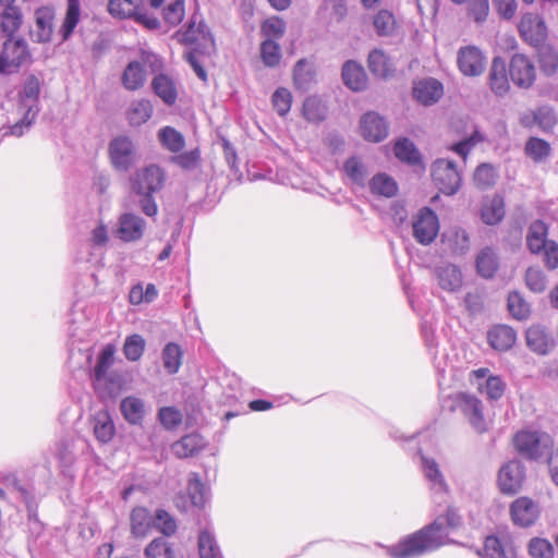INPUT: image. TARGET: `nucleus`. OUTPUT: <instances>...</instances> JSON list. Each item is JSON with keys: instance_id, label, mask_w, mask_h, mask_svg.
<instances>
[{"instance_id": "nucleus-1", "label": "nucleus", "mask_w": 558, "mask_h": 558, "mask_svg": "<svg viewBox=\"0 0 558 558\" xmlns=\"http://www.w3.org/2000/svg\"><path fill=\"white\" fill-rule=\"evenodd\" d=\"M461 517L453 508H448L445 515L437 517L434 522L408 535L395 546L388 548L391 558H414L438 549L446 543L448 530L458 527Z\"/></svg>"}, {"instance_id": "nucleus-2", "label": "nucleus", "mask_w": 558, "mask_h": 558, "mask_svg": "<svg viewBox=\"0 0 558 558\" xmlns=\"http://www.w3.org/2000/svg\"><path fill=\"white\" fill-rule=\"evenodd\" d=\"M511 444L515 452L527 461H538L554 448V439L548 433L530 428L515 432Z\"/></svg>"}, {"instance_id": "nucleus-3", "label": "nucleus", "mask_w": 558, "mask_h": 558, "mask_svg": "<svg viewBox=\"0 0 558 558\" xmlns=\"http://www.w3.org/2000/svg\"><path fill=\"white\" fill-rule=\"evenodd\" d=\"M39 92L38 80L35 76L26 78L20 93V109L23 111V117L13 125L8 126L3 132V136L12 135L20 137L29 130L39 113Z\"/></svg>"}, {"instance_id": "nucleus-4", "label": "nucleus", "mask_w": 558, "mask_h": 558, "mask_svg": "<svg viewBox=\"0 0 558 558\" xmlns=\"http://www.w3.org/2000/svg\"><path fill=\"white\" fill-rule=\"evenodd\" d=\"M165 182L163 170L150 165L138 170L132 178V190L141 196L142 209H156L151 194L160 190Z\"/></svg>"}, {"instance_id": "nucleus-5", "label": "nucleus", "mask_w": 558, "mask_h": 558, "mask_svg": "<svg viewBox=\"0 0 558 558\" xmlns=\"http://www.w3.org/2000/svg\"><path fill=\"white\" fill-rule=\"evenodd\" d=\"M449 400L451 401L450 411H460L475 432L483 434L488 429L484 403L480 398L475 395L460 391L450 396Z\"/></svg>"}, {"instance_id": "nucleus-6", "label": "nucleus", "mask_w": 558, "mask_h": 558, "mask_svg": "<svg viewBox=\"0 0 558 558\" xmlns=\"http://www.w3.org/2000/svg\"><path fill=\"white\" fill-rule=\"evenodd\" d=\"M434 184L446 195L456 194L462 184L461 171L453 160L438 158L430 166Z\"/></svg>"}, {"instance_id": "nucleus-7", "label": "nucleus", "mask_w": 558, "mask_h": 558, "mask_svg": "<svg viewBox=\"0 0 558 558\" xmlns=\"http://www.w3.org/2000/svg\"><path fill=\"white\" fill-rule=\"evenodd\" d=\"M111 165L118 171L126 172L135 162L136 150L133 141L126 135H119L109 143Z\"/></svg>"}, {"instance_id": "nucleus-8", "label": "nucleus", "mask_w": 558, "mask_h": 558, "mask_svg": "<svg viewBox=\"0 0 558 558\" xmlns=\"http://www.w3.org/2000/svg\"><path fill=\"white\" fill-rule=\"evenodd\" d=\"M181 40L195 45V50L201 53H209L215 47V40L208 26L196 15L192 16L186 29L181 34Z\"/></svg>"}, {"instance_id": "nucleus-9", "label": "nucleus", "mask_w": 558, "mask_h": 558, "mask_svg": "<svg viewBox=\"0 0 558 558\" xmlns=\"http://www.w3.org/2000/svg\"><path fill=\"white\" fill-rule=\"evenodd\" d=\"M486 56L476 46H464L457 52V65L464 76L476 77L482 75L486 69Z\"/></svg>"}, {"instance_id": "nucleus-10", "label": "nucleus", "mask_w": 558, "mask_h": 558, "mask_svg": "<svg viewBox=\"0 0 558 558\" xmlns=\"http://www.w3.org/2000/svg\"><path fill=\"white\" fill-rule=\"evenodd\" d=\"M525 470L518 460H510L501 465L498 472L497 484L505 495H515L523 486Z\"/></svg>"}, {"instance_id": "nucleus-11", "label": "nucleus", "mask_w": 558, "mask_h": 558, "mask_svg": "<svg viewBox=\"0 0 558 558\" xmlns=\"http://www.w3.org/2000/svg\"><path fill=\"white\" fill-rule=\"evenodd\" d=\"M519 33L526 43L534 47L544 44L548 36L544 19L536 13H525L521 17Z\"/></svg>"}, {"instance_id": "nucleus-12", "label": "nucleus", "mask_w": 558, "mask_h": 558, "mask_svg": "<svg viewBox=\"0 0 558 558\" xmlns=\"http://www.w3.org/2000/svg\"><path fill=\"white\" fill-rule=\"evenodd\" d=\"M509 74L513 84L521 88H530L536 78L533 61L522 53L512 56L509 64Z\"/></svg>"}, {"instance_id": "nucleus-13", "label": "nucleus", "mask_w": 558, "mask_h": 558, "mask_svg": "<svg viewBox=\"0 0 558 558\" xmlns=\"http://www.w3.org/2000/svg\"><path fill=\"white\" fill-rule=\"evenodd\" d=\"M539 513L538 505L527 496L519 497L510 505L511 520L521 527L533 525L537 521Z\"/></svg>"}, {"instance_id": "nucleus-14", "label": "nucleus", "mask_w": 558, "mask_h": 558, "mask_svg": "<svg viewBox=\"0 0 558 558\" xmlns=\"http://www.w3.org/2000/svg\"><path fill=\"white\" fill-rule=\"evenodd\" d=\"M413 235L422 245H428L437 238L439 220L435 211H421L413 220Z\"/></svg>"}, {"instance_id": "nucleus-15", "label": "nucleus", "mask_w": 558, "mask_h": 558, "mask_svg": "<svg viewBox=\"0 0 558 558\" xmlns=\"http://www.w3.org/2000/svg\"><path fill=\"white\" fill-rule=\"evenodd\" d=\"M56 12L52 7L44 5L34 13L35 25L31 31L32 38L40 44L49 43L54 28Z\"/></svg>"}, {"instance_id": "nucleus-16", "label": "nucleus", "mask_w": 558, "mask_h": 558, "mask_svg": "<svg viewBox=\"0 0 558 558\" xmlns=\"http://www.w3.org/2000/svg\"><path fill=\"white\" fill-rule=\"evenodd\" d=\"M1 57L8 73L17 70L31 60L27 44L23 39H8L3 45Z\"/></svg>"}, {"instance_id": "nucleus-17", "label": "nucleus", "mask_w": 558, "mask_h": 558, "mask_svg": "<svg viewBox=\"0 0 558 558\" xmlns=\"http://www.w3.org/2000/svg\"><path fill=\"white\" fill-rule=\"evenodd\" d=\"M177 506L182 510L202 509L205 506V486L197 473H191L187 480L186 494L177 497Z\"/></svg>"}, {"instance_id": "nucleus-18", "label": "nucleus", "mask_w": 558, "mask_h": 558, "mask_svg": "<svg viewBox=\"0 0 558 558\" xmlns=\"http://www.w3.org/2000/svg\"><path fill=\"white\" fill-rule=\"evenodd\" d=\"M360 128L366 141L378 143L388 135L386 120L376 112H367L361 118Z\"/></svg>"}, {"instance_id": "nucleus-19", "label": "nucleus", "mask_w": 558, "mask_h": 558, "mask_svg": "<svg viewBox=\"0 0 558 558\" xmlns=\"http://www.w3.org/2000/svg\"><path fill=\"white\" fill-rule=\"evenodd\" d=\"M526 345L538 355L548 354L554 348V340L542 325H532L525 331Z\"/></svg>"}, {"instance_id": "nucleus-20", "label": "nucleus", "mask_w": 558, "mask_h": 558, "mask_svg": "<svg viewBox=\"0 0 558 558\" xmlns=\"http://www.w3.org/2000/svg\"><path fill=\"white\" fill-rule=\"evenodd\" d=\"M484 558H515L517 553L509 536L488 535L484 541Z\"/></svg>"}, {"instance_id": "nucleus-21", "label": "nucleus", "mask_w": 558, "mask_h": 558, "mask_svg": "<svg viewBox=\"0 0 558 558\" xmlns=\"http://www.w3.org/2000/svg\"><path fill=\"white\" fill-rule=\"evenodd\" d=\"M145 231V222L133 213H124L120 217L118 236L124 242H134L140 240Z\"/></svg>"}, {"instance_id": "nucleus-22", "label": "nucleus", "mask_w": 558, "mask_h": 558, "mask_svg": "<svg viewBox=\"0 0 558 558\" xmlns=\"http://www.w3.org/2000/svg\"><path fill=\"white\" fill-rule=\"evenodd\" d=\"M442 93V84L430 77L416 82L413 87L414 98L424 106H429L438 101Z\"/></svg>"}, {"instance_id": "nucleus-23", "label": "nucleus", "mask_w": 558, "mask_h": 558, "mask_svg": "<svg viewBox=\"0 0 558 558\" xmlns=\"http://www.w3.org/2000/svg\"><path fill=\"white\" fill-rule=\"evenodd\" d=\"M114 353L116 345L112 343H107L99 352L97 356V363L93 372V383L95 389L101 384H107L109 381L108 371L113 365Z\"/></svg>"}, {"instance_id": "nucleus-24", "label": "nucleus", "mask_w": 558, "mask_h": 558, "mask_svg": "<svg viewBox=\"0 0 558 558\" xmlns=\"http://www.w3.org/2000/svg\"><path fill=\"white\" fill-rule=\"evenodd\" d=\"M489 86L496 96H505L510 88L509 80L507 76V68L504 59L495 57L492 61L489 75Z\"/></svg>"}, {"instance_id": "nucleus-25", "label": "nucleus", "mask_w": 558, "mask_h": 558, "mask_svg": "<svg viewBox=\"0 0 558 558\" xmlns=\"http://www.w3.org/2000/svg\"><path fill=\"white\" fill-rule=\"evenodd\" d=\"M206 446L204 438L196 433L183 436L171 446L173 454L179 459H185L198 454Z\"/></svg>"}, {"instance_id": "nucleus-26", "label": "nucleus", "mask_w": 558, "mask_h": 558, "mask_svg": "<svg viewBox=\"0 0 558 558\" xmlns=\"http://www.w3.org/2000/svg\"><path fill=\"white\" fill-rule=\"evenodd\" d=\"M487 340L493 349L507 351L515 343L517 333L507 325H496L487 332Z\"/></svg>"}, {"instance_id": "nucleus-27", "label": "nucleus", "mask_w": 558, "mask_h": 558, "mask_svg": "<svg viewBox=\"0 0 558 558\" xmlns=\"http://www.w3.org/2000/svg\"><path fill=\"white\" fill-rule=\"evenodd\" d=\"M548 227L542 220H535L529 227L526 233V246L534 255H539L544 247L551 241L548 240Z\"/></svg>"}, {"instance_id": "nucleus-28", "label": "nucleus", "mask_w": 558, "mask_h": 558, "mask_svg": "<svg viewBox=\"0 0 558 558\" xmlns=\"http://www.w3.org/2000/svg\"><path fill=\"white\" fill-rule=\"evenodd\" d=\"M154 107L150 100L141 98L131 101L125 117L130 125L141 126L146 123L153 116Z\"/></svg>"}, {"instance_id": "nucleus-29", "label": "nucleus", "mask_w": 558, "mask_h": 558, "mask_svg": "<svg viewBox=\"0 0 558 558\" xmlns=\"http://www.w3.org/2000/svg\"><path fill=\"white\" fill-rule=\"evenodd\" d=\"M93 430L96 439L101 444H107L113 439L116 427L107 410L98 411L93 416Z\"/></svg>"}, {"instance_id": "nucleus-30", "label": "nucleus", "mask_w": 558, "mask_h": 558, "mask_svg": "<svg viewBox=\"0 0 558 558\" xmlns=\"http://www.w3.org/2000/svg\"><path fill=\"white\" fill-rule=\"evenodd\" d=\"M342 80L344 85L354 92L363 90L367 85V75L363 66L355 61H347L343 64Z\"/></svg>"}, {"instance_id": "nucleus-31", "label": "nucleus", "mask_w": 558, "mask_h": 558, "mask_svg": "<svg viewBox=\"0 0 558 558\" xmlns=\"http://www.w3.org/2000/svg\"><path fill=\"white\" fill-rule=\"evenodd\" d=\"M154 527V518L144 507H136L131 512V531L135 537L147 536Z\"/></svg>"}, {"instance_id": "nucleus-32", "label": "nucleus", "mask_w": 558, "mask_h": 558, "mask_svg": "<svg viewBox=\"0 0 558 558\" xmlns=\"http://www.w3.org/2000/svg\"><path fill=\"white\" fill-rule=\"evenodd\" d=\"M147 78L146 70L138 61L130 62L121 77L122 85L128 90H137L144 86Z\"/></svg>"}, {"instance_id": "nucleus-33", "label": "nucleus", "mask_w": 558, "mask_h": 558, "mask_svg": "<svg viewBox=\"0 0 558 558\" xmlns=\"http://www.w3.org/2000/svg\"><path fill=\"white\" fill-rule=\"evenodd\" d=\"M369 190L375 195L390 198L397 195L399 187L392 177L380 172L371 179Z\"/></svg>"}, {"instance_id": "nucleus-34", "label": "nucleus", "mask_w": 558, "mask_h": 558, "mask_svg": "<svg viewBox=\"0 0 558 558\" xmlns=\"http://www.w3.org/2000/svg\"><path fill=\"white\" fill-rule=\"evenodd\" d=\"M328 108L326 102L317 97H307L303 104L302 114L310 123H319L327 117Z\"/></svg>"}, {"instance_id": "nucleus-35", "label": "nucleus", "mask_w": 558, "mask_h": 558, "mask_svg": "<svg viewBox=\"0 0 558 558\" xmlns=\"http://www.w3.org/2000/svg\"><path fill=\"white\" fill-rule=\"evenodd\" d=\"M160 145L170 153H180L185 146V138L172 126H163L157 133Z\"/></svg>"}, {"instance_id": "nucleus-36", "label": "nucleus", "mask_w": 558, "mask_h": 558, "mask_svg": "<svg viewBox=\"0 0 558 558\" xmlns=\"http://www.w3.org/2000/svg\"><path fill=\"white\" fill-rule=\"evenodd\" d=\"M499 268L498 257L493 248H483L476 257V269L483 278H493Z\"/></svg>"}, {"instance_id": "nucleus-37", "label": "nucleus", "mask_w": 558, "mask_h": 558, "mask_svg": "<svg viewBox=\"0 0 558 558\" xmlns=\"http://www.w3.org/2000/svg\"><path fill=\"white\" fill-rule=\"evenodd\" d=\"M121 412L123 417L131 424H140L145 415V404L143 400L136 397H126L121 401Z\"/></svg>"}, {"instance_id": "nucleus-38", "label": "nucleus", "mask_w": 558, "mask_h": 558, "mask_svg": "<svg viewBox=\"0 0 558 558\" xmlns=\"http://www.w3.org/2000/svg\"><path fill=\"white\" fill-rule=\"evenodd\" d=\"M80 0H68V8L59 29L62 41H66L80 22Z\"/></svg>"}, {"instance_id": "nucleus-39", "label": "nucleus", "mask_w": 558, "mask_h": 558, "mask_svg": "<svg viewBox=\"0 0 558 558\" xmlns=\"http://www.w3.org/2000/svg\"><path fill=\"white\" fill-rule=\"evenodd\" d=\"M23 15L19 7L8 5L0 14V28L7 36H12L22 25Z\"/></svg>"}, {"instance_id": "nucleus-40", "label": "nucleus", "mask_w": 558, "mask_h": 558, "mask_svg": "<svg viewBox=\"0 0 558 558\" xmlns=\"http://www.w3.org/2000/svg\"><path fill=\"white\" fill-rule=\"evenodd\" d=\"M151 87L155 94L160 97L165 104L172 105L177 100V88L173 81L167 75L159 74L154 77Z\"/></svg>"}, {"instance_id": "nucleus-41", "label": "nucleus", "mask_w": 558, "mask_h": 558, "mask_svg": "<svg viewBox=\"0 0 558 558\" xmlns=\"http://www.w3.org/2000/svg\"><path fill=\"white\" fill-rule=\"evenodd\" d=\"M368 68L378 77H388L393 72L390 59L381 50H373L368 56Z\"/></svg>"}, {"instance_id": "nucleus-42", "label": "nucleus", "mask_w": 558, "mask_h": 558, "mask_svg": "<svg viewBox=\"0 0 558 558\" xmlns=\"http://www.w3.org/2000/svg\"><path fill=\"white\" fill-rule=\"evenodd\" d=\"M476 389L478 392L485 393L488 400L497 401L504 397L507 384L499 375H489L485 384L480 383Z\"/></svg>"}, {"instance_id": "nucleus-43", "label": "nucleus", "mask_w": 558, "mask_h": 558, "mask_svg": "<svg viewBox=\"0 0 558 558\" xmlns=\"http://www.w3.org/2000/svg\"><path fill=\"white\" fill-rule=\"evenodd\" d=\"M499 178L498 168L492 163H481L476 167L473 175L475 184L485 190L493 187Z\"/></svg>"}, {"instance_id": "nucleus-44", "label": "nucleus", "mask_w": 558, "mask_h": 558, "mask_svg": "<svg viewBox=\"0 0 558 558\" xmlns=\"http://www.w3.org/2000/svg\"><path fill=\"white\" fill-rule=\"evenodd\" d=\"M396 157L409 165L415 166L421 163V154L415 145L408 138H400L395 145Z\"/></svg>"}, {"instance_id": "nucleus-45", "label": "nucleus", "mask_w": 558, "mask_h": 558, "mask_svg": "<svg viewBox=\"0 0 558 558\" xmlns=\"http://www.w3.org/2000/svg\"><path fill=\"white\" fill-rule=\"evenodd\" d=\"M343 171L347 178L359 186H364L367 179V170L360 158L350 157L343 165Z\"/></svg>"}, {"instance_id": "nucleus-46", "label": "nucleus", "mask_w": 558, "mask_h": 558, "mask_svg": "<svg viewBox=\"0 0 558 558\" xmlns=\"http://www.w3.org/2000/svg\"><path fill=\"white\" fill-rule=\"evenodd\" d=\"M143 0H109L110 14L117 17H133L141 9Z\"/></svg>"}, {"instance_id": "nucleus-47", "label": "nucleus", "mask_w": 558, "mask_h": 558, "mask_svg": "<svg viewBox=\"0 0 558 558\" xmlns=\"http://www.w3.org/2000/svg\"><path fill=\"white\" fill-rule=\"evenodd\" d=\"M438 282L445 290L454 291L462 284V274L453 265H447L438 270Z\"/></svg>"}, {"instance_id": "nucleus-48", "label": "nucleus", "mask_w": 558, "mask_h": 558, "mask_svg": "<svg viewBox=\"0 0 558 558\" xmlns=\"http://www.w3.org/2000/svg\"><path fill=\"white\" fill-rule=\"evenodd\" d=\"M183 352L179 344L169 342L162 350L163 366L169 374L178 373L182 364Z\"/></svg>"}, {"instance_id": "nucleus-49", "label": "nucleus", "mask_w": 558, "mask_h": 558, "mask_svg": "<svg viewBox=\"0 0 558 558\" xmlns=\"http://www.w3.org/2000/svg\"><path fill=\"white\" fill-rule=\"evenodd\" d=\"M294 84L299 89L306 90L314 82L312 65L304 59L299 60L293 70Z\"/></svg>"}, {"instance_id": "nucleus-50", "label": "nucleus", "mask_w": 558, "mask_h": 558, "mask_svg": "<svg viewBox=\"0 0 558 558\" xmlns=\"http://www.w3.org/2000/svg\"><path fill=\"white\" fill-rule=\"evenodd\" d=\"M145 347V339L141 335L134 333L126 337L123 344V353L126 360L136 362L143 356Z\"/></svg>"}, {"instance_id": "nucleus-51", "label": "nucleus", "mask_w": 558, "mask_h": 558, "mask_svg": "<svg viewBox=\"0 0 558 558\" xmlns=\"http://www.w3.org/2000/svg\"><path fill=\"white\" fill-rule=\"evenodd\" d=\"M260 57L266 66H277L281 61V49L279 44L272 39H264L260 44Z\"/></svg>"}, {"instance_id": "nucleus-52", "label": "nucleus", "mask_w": 558, "mask_h": 558, "mask_svg": "<svg viewBox=\"0 0 558 558\" xmlns=\"http://www.w3.org/2000/svg\"><path fill=\"white\" fill-rule=\"evenodd\" d=\"M550 150L549 143L538 137H531L525 144V154L535 162L545 160Z\"/></svg>"}, {"instance_id": "nucleus-53", "label": "nucleus", "mask_w": 558, "mask_h": 558, "mask_svg": "<svg viewBox=\"0 0 558 558\" xmlns=\"http://www.w3.org/2000/svg\"><path fill=\"white\" fill-rule=\"evenodd\" d=\"M508 310L513 318L518 320L527 319L531 310L529 303L519 292H511L508 296Z\"/></svg>"}, {"instance_id": "nucleus-54", "label": "nucleus", "mask_w": 558, "mask_h": 558, "mask_svg": "<svg viewBox=\"0 0 558 558\" xmlns=\"http://www.w3.org/2000/svg\"><path fill=\"white\" fill-rule=\"evenodd\" d=\"M527 551L532 558H554L555 548L553 544L543 537H533L527 544Z\"/></svg>"}, {"instance_id": "nucleus-55", "label": "nucleus", "mask_w": 558, "mask_h": 558, "mask_svg": "<svg viewBox=\"0 0 558 558\" xmlns=\"http://www.w3.org/2000/svg\"><path fill=\"white\" fill-rule=\"evenodd\" d=\"M154 527L165 536H172L178 530L175 519L163 509L156 511Z\"/></svg>"}, {"instance_id": "nucleus-56", "label": "nucleus", "mask_w": 558, "mask_h": 558, "mask_svg": "<svg viewBox=\"0 0 558 558\" xmlns=\"http://www.w3.org/2000/svg\"><path fill=\"white\" fill-rule=\"evenodd\" d=\"M198 551L201 558H218L220 555L215 537L207 530L198 535Z\"/></svg>"}, {"instance_id": "nucleus-57", "label": "nucleus", "mask_w": 558, "mask_h": 558, "mask_svg": "<svg viewBox=\"0 0 558 558\" xmlns=\"http://www.w3.org/2000/svg\"><path fill=\"white\" fill-rule=\"evenodd\" d=\"M146 558H174V550L163 538L153 539L145 548Z\"/></svg>"}, {"instance_id": "nucleus-58", "label": "nucleus", "mask_w": 558, "mask_h": 558, "mask_svg": "<svg viewBox=\"0 0 558 558\" xmlns=\"http://www.w3.org/2000/svg\"><path fill=\"white\" fill-rule=\"evenodd\" d=\"M170 161L183 170H195L201 163V153L198 148L174 155Z\"/></svg>"}, {"instance_id": "nucleus-59", "label": "nucleus", "mask_w": 558, "mask_h": 558, "mask_svg": "<svg viewBox=\"0 0 558 558\" xmlns=\"http://www.w3.org/2000/svg\"><path fill=\"white\" fill-rule=\"evenodd\" d=\"M271 104L275 111L280 116L284 117L289 113L292 106V94L289 89L280 87L275 90L271 96Z\"/></svg>"}, {"instance_id": "nucleus-60", "label": "nucleus", "mask_w": 558, "mask_h": 558, "mask_svg": "<svg viewBox=\"0 0 558 558\" xmlns=\"http://www.w3.org/2000/svg\"><path fill=\"white\" fill-rule=\"evenodd\" d=\"M286 32V23L283 20L272 16L267 19L262 25V34L265 39H272L278 43Z\"/></svg>"}, {"instance_id": "nucleus-61", "label": "nucleus", "mask_w": 558, "mask_h": 558, "mask_svg": "<svg viewBox=\"0 0 558 558\" xmlns=\"http://www.w3.org/2000/svg\"><path fill=\"white\" fill-rule=\"evenodd\" d=\"M184 13L183 0H166L163 19L169 25L175 26L181 23L184 17Z\"/></svg>"}, {"instance_id": "nucleus-62", "label": "nucleus", "mask_w": 558, "mask_h": 558, "mask_svg": "<svg viewBox=\"0 0 558 558\" xmlns=\"http://www.w3.org/2000/svg\"><path fill=\"white\" fill-rule=\"evenodd\" d=\"M539 66L546 75H551L558 70V51L546 46L539 50Z\"/></svg>"}, {"instance_id": "nucleus-63", "label": "nucleus", "mask_w": 558, "mask_h": 558, "mask_svg": "<svg viewBox=\"0 0 558 558\" xmlns=\"http://www.w3.org/2000/svg\"><path fill=\"white\" fill-rule=\"evenodd\" d=\"M525 283L532 292L541 293L546 289L547 279L542 269L529 267L525 272Z\"/></svg>"}, {"instance_id": "nucleus-64", "label": "nucleus", "mask_w": 558, "mask_h": 558, "mask_svg": "<svg viewBox=\"0 0 558 558\" xmlns=\"http://www.w3.org/2000/svg\"><path fill=\"white\" fill-rule=\"evenodd\" d=\"M484 141V136L481 132L475 130L471 136L451 146V150L458 154L463 161L466 160L468 155L475 145Z\"/></svg>"}]
</instances>
